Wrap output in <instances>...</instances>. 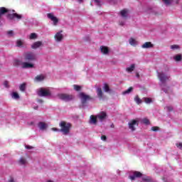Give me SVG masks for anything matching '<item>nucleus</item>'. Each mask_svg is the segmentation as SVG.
Here are the masks:
<instances>
[{
    "mask_svg": "<svg viewBox=\"0 0 182 182\" xmlns=\"http://www.w3.org/2000/svg\"><path fill=\"white\" fill-rule=\"evenodd\" d=\"M79 97L81 100L82 105H86L87 102L92 100V97H90V95H86L85 92H80L79 94Z\"/></svg>",
    "mask_w": 182,
    "mask_h": 182,
    "instance_id": "7",
    "label": "nucleus"
},
{
    "mask_svg": "<svg viewBox=\"0 0 182 182\" xmlns=\"http://www.w3.org/2000/svg\"><path fill=\"white\" fill-rule=\"evenodd\" d=\"M100 50L102 53H103V55H109V48H107V46H101Z\"/></svg>",
    "mask_w": 182,
    "mask_h": 182,
    "instance_id": "20",
    "label": "nucleus"
},
{
    "mask_svg": "<svg viewBox=\"0 0 182 182\" xmlns=\"http://www.w3.org/2000/svg\"><path fill=\"white\" fill-rule=\"evenodd\" d=\"M65 36H63V31H60L54 35L55 41L59 43L63 41Z\"/></svg>",
    "mask_w": 182,
    "mask_h": 182,
    "instance_id": "9",
    "label": "nucleus"
},
{
    "mask_svg": "<svg viewBox=\"0 0 182 182\" xmlns=\"http://www.w3.org/2000/svg\"><path fill=\"white\" fill-rule=\"evenodd\" d=\"M103 90L104 92H110V88L109 87V85L107 84H104Z\"/></svg>",
    "mask_w": 182,
    "mask_h": 182,
    "instance_id": "31",
    "label": "nucleus"
},
{
    "mask_svg": "<svg viewBox=\"0 0 182 182\" xmlns=\"http://www.w3.org/2000/svg\"><path fill=\"white\" fill-rule=\"evenodd\" d=\"M15 66H21L22 69H32L35 68L33 63H28V62H22L19 60H14Z\"/></svg>",
    "mask_w": 182,
    "mask_h": 182,
    "instance_id": "4",
    "label": "nucleus"
},
{
    "mask_svg": "<svg viewBox=\"0 0 182 182\" xmlns=\"http://www.w3.org/2000/svg\"><path fill=\"white\" fill-rule=\"evenodd\" d=\"M174 60H176V62H180L182 59V55L181 54H178L176 55L174 58H173Z\"/></svg>",
    "mask_w": 182,
    "mask_h": 182,
    "instance_id": "30",
    "label": "nucleus"
},
{
    "mask_svg": "<svg viewBox=\"0 0 182 182\" xmlns=\"http://www.w3.org/2000/svg\"><path fill=\"white\" fill-rule=\"evenodd\" d=\"M8 13V9L5 7L0 8V26H2V16Z\"/></svg>",
    "mask_w": 182,
    "mask_h": 182,
    "instance_id": "13",
    "label": "nucleus"
},
{
    "mask_svg": "<svg viewBox=\"0 0 182 182\" xmlns=\"http://www.w3.org/2000/svg\"><path fill=\"white\" fill-rule=\"evenodd\" d=\"M73 87H74V90H76V92H79L80 89H82V87L77 85H74Z\"/></svg>",
    "mask_w": 182,
    "mask_h": 182,
    "instance_id": "36",
    "label": "nucleus"
},
{
    "mask_svg": "<svg viewBox=\"0 0 182 182\" xmlns=\"http://www.w3.org/2000/svg\"><path fill=\"white\" fill-rule=\"evenodd\" d=\"M26 149H27V150H31V149H33V147L31 146L27 145L26 146Z\"/></svg>",
    "mask_w": 182,
    "mask_h": 182,
    "instance_id": "45",
    "label": "nucleus"
},
{
    "mask_svg": "<svg viewBox=\"0 0 182 182\" xmlns=\"http://www.w3.org/2000/svg\"><path fill=\"white\" fill-rule=\"evenodd\" d=\"M78 2H79L80 4H82V2H83V0H78Z\"/></svg>",
    "mask_w": 182,
    "mask_h": 182,
    "instance_id": "51",
    "label": "nucleus"
},
{
    "mask_svg": "<svg viewBox=\"0 0 182 182\" xmlns=\"http://www.w3.org/2000/svg\"><path fill=\"white\" fill-rule=\"evenodd\" d=\"M162 180H164V182H167V181H166V178H163Z\"/></svg>",
    "mask_w": 182,
    "mask_h": 182,
    "instance_id": "53",
    "label": "nucleus"
},
{
    "mask_svg": "<svg viewBox=\"0 0 182 182\" xmlns=\"http://www.w3.org/2000/svg\"><path fill=\"white\" fill-rule=\"evenodd\" d=\"M158 77L160 79V73H158Z\"/></svg>",
    "mask_w": 182,
    "mask_h": 182,
    "instance_id": "52",
    "label": "nucleus"
},
{
    "mask_svg": "<svg viewBox=\"0 0 182 182\" xmlns=\"http://www.w3.org/2000/svg\"><path fill=\"white\" fill-rule=\"evenodd\" d=\"M134 101L136 102V103L137 105H141V103H143V100H141V99H140V97H139V95H136L134 97Z\"/></svg>",
    "mask_w": 182,
    "mask_h": 182,
    "instance_id": "27",
    "label": "nucleus"
},
{
    "mask_svg": "<svg viewBox=\"0 0 182 182\" xmlns=\"http://www.w3.org/2000/svg\"><path fill=\"white\" fill-rule=\"evenodd\" d=\"M57 97L64 102H70V100H73V95H72L60 93L58 94Z\"/></svg>",
    "mask_w": 182,
    "mask_h": 182,
    "instance_id": "6",
    "label": "nucleus"
},
{
    "mask_svg": "<svg viewBox=\"0 0 182 182\" xmlns=\"http://www.w3.org/2000/svg\"><path fill=\"white\" fill-rule=\"evenodd\" d=\"M19 89L21 92H23L25 90V89H26V84L23 83L21 84L19 87Z\"/></svg>",
    "mask_w": 182,
    "mask_h": 182,
    "instance_id": "34",
    "label": "nucleus"
},
{
    "mask_svg": "<svg viewBox=\"0 0 182 182\" xmlns=\"http://www.w3.org/2000/svg\"><path fill=\"white\" fill-rule=\"evenodd\" d=\"M167 109L168 110V112H173V107H167Z\"/></svg>",
    "mask_w": 182,
    "mask_h": 182,
    "instance_id": "46",
    "label": "nucleus"
},
{
    "mask_svg": "<svg viewBox=\"0 0 182 182\" xmlns=\"http://www.w3.org/2000/svg\"><path fill=\"white\" fill-rule=\"evenodd\" d=\"M36 38H38V36L35 33H32L29 36L30 39H36Z\"/></svg>",
    "mask_w": 182,
    "mask_h": 182,
    "instance_id": "38",
    "label": "nucleus"
},
{
    "mask_svg": "<svg viewBox=\"0 0 182 182\" xmlns=\"http://www.w3.org/2000/svg\"><path fill=\"white\" fill-rule=\"evenodd\" d=\"M151 130H152V132H159V130H160V128H159V127H151Z\"/></svg>",
    "mask_w": 182,
    "mask_h": 182,
    "instance_id": "40",
    "label": "nucleus"
},
{
    "mask_svg": "<svg viewBox=\"0 0 182 182\" xmlns=\"http://www.w3.org/2000/svg\"><path fill=\"white\" fill-rule=\"evenodd\" d=\"M18 164L20 166H26V164H28V161L26 160V159L21 157L18 160Z\"/></svg>",
    "mask_w": 182,
    "mask_h": 182,
    "instance_id": "22",
    "label": "nucleus"
},
{
    "mask_svg": "<svg viewBox=\"0 0 182 182\" xmlns=\"http://www.w3.org/2000/svg\"><path fill=\"white\" fill-rule=\"evenodd\" d=\"M142 123H144V124H150V121L147 118H144L142 119Z\"/></svg>",
    "mask_w": 182,
    "mask_h": 182,
    "instance_id": "37",
    "label": "nucleus"
},
{
    "mask_svg": "<svg viewBox=\"0 0 182 182\" xmlns=\"http://www.w3.org/2000/svg\"><path fill=\"white\" fill-rule=\"evenodd\" d=\"M119 15L124 19H126L129 16V10L123 9L119 12Z\"/></svg>",
    "mask_w": 182,
    "mask_h": 182,
    "instance_id": "15",
    "label": "nucleus"
},
{
    "mask_svg": "<svg viewBox=\"0 0 182 182\" xmlns=\"http://www.w3.org/2000/svg\"><path fill=\"white\" fill-rule=\"evenodd\" d=\"M95 4L98 6H101L102 5V0H94Z\"/></svg>",
    "mask_w": 182,
    "mask_h": 182,
    "instance_id": "41",
    "label": "nucleus"
},
{
    "mask_svg": "<svg viewBox=\"0 0 182 182\" xmlns=\"http://www.w3.org/2000/svg\"><path fill=\"white\" fill-rule=\"evenodd\" d=\"M141 177V182H153V178L150 176H147L146 175H143L141 172L139 171H134L132 175L129 176V179L132 181L136 180V178H140Z\"/></svg>",
    "mask_w": 182,
    "mask_h": 182,
    "instance_id": "1",
    "label": "nucleus"
},
{
    "mask_svg": "<svg viewBox=\"0 0 182 182\" xmlns=\"http://www.w3.org/2000/svg\"><path fill=\"white\" fill-rule=\"evenodd\" d=\"M35 82H43V80H45V75H37L35 79Z\"/></svg>",
    "mask_w": 182,
    "mask_h": 182,
    "instance_id": "24",
    "label": "nucleus"
},
{
    "mask_svg": "<svg viewBox=\"0 0 182 182\" xmlns=\"http://www.w3.org/2000/svg\"><path fill=\"white\" fill-rule=\"evenodd\" d=\"M166 6H170L173 3V0H162Z\"/></svg>",
    "mask_w": 182,
    "mask_h": 182,
    "instance_id": "28",
    "label": "nucleus"
},
{
    "mask_svg": "<svg viewBox=\"0 0 182 182\" xmlns=\"http://www.w3.org/2000/svg\"><path fill=\"white\" fill-rule=\"evenodd\" d=\"M136 76H137V77H139V74H137V75H136Z\"/></svg>",
    "mask_w": 182,
    "mask_h": 182,
    "instance_id": "55",
    "label": "nucleus"
},
{
    "mask_svg": "<svg viewBox=\"0 0 182 182\" xmlns=\"http://www.w3.org/2000/svg\"><path fill=\"white\" fill-rule=\"evenodd\" d=\"M8 18L9 19H15L16 18V19L21 20L22 19V15L14 13L13 14H9Z\"/></svg>",
    "mask_w": 182,
    "mask_h": 182,
    "instance_id": "14",
    "label": "nucleus"
},
{
    "mask_svg": "<svg viewBox=\"0 0 182 182\" xmlns=\"http://www.w3.org/2000/svg\"><path fill=\"white\" fill-rule=\"evenodd\" d=\"M14 35L15 33H14V31H7V36H9V38H12Z\"/></svg>",
    "mask_w": 182,
    "mask_h": 182,
    "instance_id": "35",
    "label": "nucleus"
},
{
    "mask_svg": "<svg viewBox=\"0 0 182 182\" xmlns=\"http://www.w3.org/2000/svg\"><path fill=\"white\" fill-rule=\"evenodd\" d=\"M107 118V114L105 112H102L100 114L97 115V119L100 120V122H103L104 120H106Z\"/></svg>",
    "mask_w": 182,
    "mask_h": 182,
    "instance_id": "12",
    "label": "nucleus"
},
{
    "mask_svg": "<svg viewBox=\"0 0 182 182\" xmlns=\"http://www.w3.org/2000/svg\"><path fill=\"white\" fill-rule=\"evenodd\" d=\"M47 17L52 21L53 26H58V23H59V18L58 17L55 16L53 13L48 14Z\"/></svg>",
    "mask_w": 182,
    "mask_h": 182,
    "instance_id": "10",
    "label": "nucleus"
},
{
    "mask_svg": "<svg viewBox=\"0 0 182 182\" xmlns=\"http://www.w3.org/2000/svg\"><path fill=\"white\" fill-rule=\"evenodd\" d=\"M41 46H42V41H36L31 46V48L38 49V48H40Z\"/></svg>",
    "mask_w": 182,
    "mask_h": 182,
    "instance_id": "21",
    "label": "nucleus"
},
{
    "mask_svg": "<svg viewBox=\"0 0 182 182\" xmlns=\"http://www.w3.org/2000/svg\"><path fill=\"white\" fill-rule=\"evenodd\" d=\"M180 46H178V45H172L171 46V49H172L173 50H176V49H179Z\"/></svg>",
    "mask_w": 182,
    "mask_h": 182,
    "instance_id": "39",
    "label": "nucleus"
},
{
    "mask_svg": "<svg viewBox=\"0 0 182 182\" xmlns=\"http://www.w3.org/2000/svg\"><path fill=\"white\" fill-rule=\"evenodd\" d=\"M16 45L18 48H22L25 45V41L21 39L17 40L16 42Z\"/></svg>",
    "mask_w": 182,
    "mask_h": 182,
    "instance_id": "26",
    "label": "nucleus"
},
{
    "mask_svg": "<svg viewBox=\"0 0 182 182\" xmlns=\"http://www.w3.org/2000/svg\"><path fill=\"white\" fill-rule=\"evenodd\" d=\"M106 136H102L101 139L103 140L104 141H106Z\"/></svg>",
    "mask_w": 182,
    "mask_h": 182,
    "instance_id": "47",
    "label": "nucleus"
},
{
    "mask_svg": "<svg viewBox=\"0 0 182 182\" xmlns=\"http://www.w3.org/2000/svg\"><path fill=\"white\" fill-rule=\"evenodd\" d=\"M143 100L144 102L146 103V105H150V103H151V102H153L151 98H149V97H144L143 98Z\"/></svg>",
    "mask_w": 182,
    "mask_h": 182,
    "instance_id": "32",
    "label": "nucleus"
},
{
    "mask_svg": "<svg viewBox=\"0 0 182 182\" xmlns=\"http://www.w3.org/2000/svg\"><path fill=\"white\" fill-rule=\"evenodd\" d=\"M60 132H61L63 134H69V132H70V128L72 127V124L69 122H66L65 121H62L59 124Z\"/></svg>",
    "mask_w": 182,
    "mask_h": 182,
    "instance_id": "3",
    "label": "nucleus"
},
{
    "mask_svg": "<svg viewBox=\"0 0 182 182\" xmlns=\"http://www.w3.org/2000/svg\"><path fill=\"white\" fill-rule=\"evenodd\" d=\"M90 124H97V116L95 117L93 115H91L90 117Z\"/></svg>",
    "mask_w": 182,
    "mask_h": 182,
    "instance_id": "17",
    "label": "nucleus"
},
{
    "mask_svg": "<svg viewBox=\"0 0 182 182\" xmlns=\"http://www.w3.org/2000/svg\"><path fill=\"white\" fill-rule=\"evenodd\" d=\"M28 124L30 126H33V124H35V123L33 122H28Z\"/></svg>",
    "mask_w": 182,
    "mask_h": 182,
    "instance_id": "49",
    "label": "nucleus"
},
{
    "mask_svg": "<svg viewBox=\"0 0 182 182\" xmlns=\"http://www.w3.org/2000/svg\"><path fill=\"white\" fill-rule=\"evenodd\" d=\"M23 58L24 60H26L27 62H36V60H38V55H36V53L31 51L24 53Z\"/></svg>",
    "mask_w": 182,
    "mask_h": 182,
    "instance_id": "2",
    "label": "nucleus"
},
{
    "mask_svg": "<svg viewBox=\"0 0 182 182\" xmlns=\"http://www.w3.org/2000/svg\"><path fill=\"white\" fill-rule=\"evenodd\" d=\"M134 69H136V64H132L130 66L126 68V71L128 72V73H132Z\"/></svg>",
    "mask_w": 182,
    "mask_h": 182,
    "instance_id": "23",
    "label": "nucleus"
},
{
    "mask_svg": "<svg viewBox=\"0 0 182 182\" xmlns=\"http://www.w3.org/2000/svg\"><path fill=\"white\" fill-rule=\"evenodd\" d=\"M34 109H38V107H34Z\"/></svg>",
    "mask_w": 182,
    "mask_h": 182,
    "instance_id": "54",
    "label": "nucleus"
},
{
    "mask_svg": "<svg viewBox=\"0 0 182 182\" xmlns=\"http://www.w3.org/2000/svg\"><path fill=\"white\" fill-rule=\"evenodd\" d=\"M38 103H43V101L42 100H38Z\"/></svg>",
    "mask_w": 182,
    "mask_h": 182,
    "instance_id": "50",
    "label": "nucleus"
},
{
    "mask_svg": "<svg viewBox=\"0 0 182 182\" xmlns=\"http://www.w3.org/2000/svg\"><path fill=\"white\" fill-rule=\"evenodd\" d=\"M132 92H133V87H130L128 90L124 91L122 95H129V93H132Z\"/></svg>",
    "mask_w": 182,
    "mask_h": 182,
    "instance_id": "29",
    "label": "nucleus"
},
{
    "mask_svg": "<svg viewBox=\"0 0 182 182\" xmlns=\"http://www.w3.org/2000/svg\"><path fill=\"white\" fill-rule=\"evenodd\" d=\"M125 23H126V22H124V21H119L120 26H124Z\"/></svg>",
    "mask_w": 182,
    "mask_h": 182,
    "instance_id": "44",
    "label": "nucleus"
},
{
    "mask_svg": "<svg viewBox=\"0 0 182 182\" xmlns=\"http://www.w3.org/2000/svg\"><path fill=\"white\" fill-rule=\"evenodd\" d=\"M153 44L151 42H146L141 46V48L142 49H150L153 48Z\"/></svg>",
    "mask_w": 182,
    "mask_h": 182,
    "instance_id": "16",
    "label": "nucleus"
},
{
    "mask_svg": "<svg viewBox=\"0 0 182 182\" xmlns=\"http://www.w3.org/2000/svg\"><path fill=\"white\" fill-rule=\"evenodd\" d=\"M129 43L131 46H137L139 45V42L136 41L135 38H130L129 39Z\"/></svg>",
    "mask_w": 182,
    "mask_h": 182,
    "instance_id": "18",
    "label": "nucleus"
},
{
    "mask_svg": "<svg viewBox=\"0 0 182 182\" xmlns=\"http://www.w3.org/2000/svg\"><path fill=\"white\" fill-rule=\"evenodd\" d=\"M38 126L40 130H46L48 129V124L45 122H39Z\"/></svg>",
    "mask_w": 182,
    "mask_h": 182,
    "instance_id": "19",
    "label": "nucleus"
},
{
    "mask_svg": "<svg viewBox=\"0 0 182 182\" xmlns=\"http://www.w3.org/2000/svg\"><path fill=\"white\" fill-rule=\"evenodd\" d=\"M53 132H59L60 130L58 128H52Z\"/></svg>",
    "mask_w": 182,
    "mask_h": 182,
    "instance_id": "48",
    "label": "nucleus"
},
{
    "mask_svg": "<svg viewBox=\"0 0 182 182\" xmlns=\"http://www.w3.org/2000/svg\"><path fill=\"white\" fill-rule=\"evenodd\" d=\"M139 126V124L137 123V121L136 119H134L129 122V128L132 132H134L136 130V127Z\"/></svg>",
    "mask_w": 182,
    "mask_h": 182,
    "instance_id": "11",
    "label": "nucleus"
},
{
    "mask_svg": "<svg viewBox=\"0 0 182 182\" xmlns=\"http://www.w3.org/2000/svg\"><path fill=\"white\" fill-rule=\"evenodd\" d=\"M4 86L7 88L9 87V84L8 81H4Z\"/></svg>",
    "mask_w": 182,
    "mask_h": 182,
    "instance_id": "43",
    "label": "nucleus"
},
{
    "mask_svg": "<svg viewBox=\"0 0 182 182\" xmlns=\"http://www.w3.org/2000/svg\"><path fill=\"white\" fill-rule=\"evenodd\" d=\"M11 97L13 99H19V94H18L17 92H13Z\"/></svg>",
    "mask_w": 182,
    "mask_h": 182,
    "instance_id": "33",
    "label": "nucleus"
},
{
    "mask_svg": "<svg viewBox=\"0 0 182 182\" xmlns=\"http://www.w3.org/2000/svg\"><path fill=\"white\" fill-rule=\"evenodd\" d=\"M176 147H178V149H179L180 150H182V142H179L176 144Z\"/></svg>",
    "mask_w": 182,
    "mask_h": 182,
    "instance_id": "42",
    "label": "nucleus"
},
{
    "mask_svg": "<svg viewBox=\"0 0 182 182\" xmlns=\"http://www.w3.org/2000/svg\"><path fill=\"white\" fill-rule=\"evenodd\" d=\"M37 93L38 96L41 97L50 96L51 95L50 90L48 88H41Z\"/></svg>",
    "mask_w": 182,
    "mask_h": 182,
    "instance_id": "8",
    "label": "nucleus"
},
{
    "mask_svg": "<svg viewBox=\"0 0 182 182\" xmlns=\"http://www.w3.org/2000/svg\"><path fill=\"white\" fill-rule=\"evenodd\" d=\"M168 80V76H167L166 74L161 73H160V81H161V87H163V86H165V88H162V90L165 93H168V87L166 86V82Z\"/></svg>",
    "mask_w": 182,
    "mask_h": 182,
    "instance_id": "5",
    "label": "nucleus"
},
{
    "mask_svg": "<svg viewBox=\"0 0 182 182\" xmlns=\"http://www.w3.org/2000/svg\"><path fill=\"white\" fill-rule=\"evenodd\" d=\"M96 90L99 99H103V91H102V88L97 87Z\"/></svg>",
    "mask_w": 182,
    "mask_h": 182,
    "instance_id": "25",
    "label": "nucleus"
}]
</instances>
